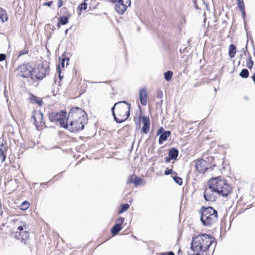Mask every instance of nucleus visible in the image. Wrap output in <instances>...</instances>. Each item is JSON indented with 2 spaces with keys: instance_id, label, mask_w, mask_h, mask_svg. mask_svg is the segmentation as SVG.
<instances>
[{
  "instance_id": "obj_2",
  "label": "nucleus",
  "mask_w": 255,
  "mask_h": 255,
  "mask_svg": "<svg viewBox=\"0 0 255 255\" xmlns=\"http://www.w3.org/2000/svg\"><path fill=\"white\" fill-rule=\"evenodd\" d=\"M130 104L125 101L116 103L111 109L115 121L121 123L127 120L130 115Z\"/></svg>"
},
{
  "instance_id": "obj_17",
  "label": "nucleus",
  "mask_w": 255,
  "mask_h": 255,
  "mask_svg": "<svg viewBox=\"0 0 255 255\" xmlns=\"http://www.w3.org/2000/svg\"><path fill=\"white\" fill-rule=\"evenodd\" d=\"M127 183L128 184H133L135 186L145 184V181L142 178L138 177L135 174L129 175L128 177Z\"/></svg>"
},
{
  "instance_id": "obj_42",
  "label": "nucleus",
  "mask_w": 255,
  "mask_h": 255,
  "mask_svg": "<svg viewBox=\"0 0 255 255\" xmlns=\"http://www.w3.org/2000/svg\"><path fill=\"white\" fill-rule=\"evenodd\" d=\"M251 78L255 84V72L253 74V76H252Z\"/></svg>"
},
{
  "instance_id": "obj_12",
  "label": "nucleus",
  "mask_w": 255,
  "mask_h": 255,
  "mask_svg": "<svg viewBox=\"0 0 255 255\" xmlns=\"http://www.w3.org/2000/svg\"><path fill=\"white\" fill-rule=\"evenodd\" d=\"M218 193L215 189L213 188L210 184L208 182L207 186L205 188L204 192V198L208 202H214L217 199Z\"/></svg>"
},
{
  "instance_id": "obj_36",
  "label": "nucleus",
  "mask_w": 255,
  "mask_h": 255,
  "mask_svg": "<svg viewBox=\"0 0 255 255\" xmlns=\"http://www.w3.org/2000/svg\"><path fill=\"white\" fill-rule=\"evenodd\" d=\"M164 174L166 175H168L169 174H174V175H177V173L175 172H174L172 170V169H166L165 171H164Z\"/></svg>"
},
{
  "instance_id": "obj_8",
  "label": "nucleus",
  "mask_w": 255,
  "mask_h": 255,
  "mask_svg": "<svg viewBox=\"0 0 255 255\" xmlns=\"http://www.w3.org/2000/svg\"><path fill=\"white\" fill-rule=\"evenodd\" d=\"M87 122L86 121L82 122V121L70 120L67 118L64 128L68 129L72 132H78L84 128V126L87 124Z\"/></svg>"
},
{
  "instance_id": "obj_23",
  "label": "nucleus",
  "mask_w": 255,
  "mask_h": 255,
  "mask_svg": "<svg viewBox=\"0 0 255 255\" xmlns=\"http://www.w3.org/2000/svg\"><path fill=\"white\" fill-rule=\"evenodd\" d=\"M28 99L31 104H36L39 107L42 106L43 101L41 98L36 97L32 94H29Z\"/></svg>"
},
{
  "instance_id": "obj_33",
  "label": "nucleus",
  "mask_w": 255,
  "mask_h": 255,
  "mask_svg": "<svg viewBox=\"0 0 255 255\" xmlns=\"http://www.w3.org/2000/svg\"><path fill=\"white\" fill-rule=\"evenodd\" d=\"M172 178L175 182L179 185H181L182 184L183 180L181 177L177 176V175H175V176H172Z\"/></svg>"
},
{
  "instance_id": "obj_37",
  "label": "nucleus",
  "mask_w": 255,
  "mask_h": 255,
  "mask_svg": "<svg viewBox=\"0 0 255 255\" xmlns=\"http://www.w3.org/2000/svg\"><path fill=\"white\" fill-rule=\"evenodd\" d=\"M65 60H67V61L68 62L69 61V59L68 58H63L61 60V62L60 63V65H59L58 67L61 66L62 68H64L65 66L64 62H65Z\"/></svg>"
},
{
  "instance_id": "obj_31",
  "label": "nucleus",
  "mask_w": 255,
  "mask_h": 255,
  "mask_svg": "<svg viewBox=\"0 0 255 255\" xmlns=\"http://www.w3.org/2000/svg\"><path fill=\"white\" fill-rule=\"evenodd\" d=\"M129 208V205L128 204H125L121 205V209L119 211V214H122L123 212L127 211Z\"/></svg>"
},
{
  "instance_id": "obj_15",
  "label": "nucleus",
  "mask_w": 255,
  "mask_h": 255,
  "mask_svg": "<svg viewBox=\"0 0 255 255\" xmlns=\"http://www.w3.org/2000/svg\"><path fill=\"white\" fill-rule=\"evenodd\" d=\"M32 117L34 120V124L38 129H42L45 127V122L43 121V114L38 111L33 112Z\"/></svg>"
},
{
  "instance_id": "obj_34",
  "label": "nucleus",
  "mask_w": 255,
  "mask_h": 255,
  "mask_svg": "<svg viewBox=\"0 0 255 255\" xmlns=\"http://www.w3.org/2000/svg\"><path fill=\"white\" fill-rule=\"evenodd\" d=\"M254 65V62L252 60L251 58L250 57L246 61V66L250 69H251Z\"/></svg>"
},
{
  "instance_id": "obj_7",
  "label": "nucleus",
  "mask_w": 255,
  "mask_h": 255,
  "mask_svg": "<svg viewBox=\"0 0 255 255\" xmlns=\"http://www.w3.org/2000/svg\"><path fill=\"white\" fill-rule=\"evenodd\" d=\"M141 120L143 125L141 128L140 133L147 134L150 130V119L148 117L142 116L141 111H140L138 114H135L133 117V121L136 125L140 126Z\"/></svg>"
},
{
  "instance_id": "obj_38",
  "label": "nucleus",
  "mask_w": 255,
  "mask_h": 255,
  "mask_svg": "<svg viewBox=\"0 0 255 255\" xmlns=\"http://www.w3.org/2000/svg\"><path fill=\"white\" fill-rule=\"evenodd\" d=\"M124 221H125V218L121 217L117 219V222H118L117 224H120V225L122 226V225L123 224Z\"/></svg>"
},
{
  "instance_id": "obj_24",
  "label": "nucleus",
  "mask_w": 255,
  "mask_h": 255,
  "mask_svg": "<svg viewBox=\"0 0 255 255\" xmlns=\"http://www.w3.org/2000/svg\"><path fill=\"white\" fill-rule=\"evenodd\" d=\"M238 5V7L241 11L243 17H245L246 11H245V5L243 0H236Z\"/></svg>"
},
{
  "instance_id": "obj_6",
  "label": "nucleus",
  "mask_w": 255,
  "mask_h": 255,
  "mask_svg": "<svg viewBox=\"0 0 255 255\" xmlns=\"http://www.w3.org/2000/svg\"><path fill=\"white\" fill-rule=\"evenodd\" d=\"M50 69L49 64L43 62L32 69V75L37 80H41L49 74Z\"/></svg>"
},
{
  "instance_id": "obj_14",
  "label": "nucleus",
  "mask_w": 255,
  "mask_h": 255,
  "mask_svg": "<svg viewBox=\"0 0 255 255\" xmlns=\"http://www.w3.org/2000/svg\"><path fill=\"white\" fill-rule=\"evenodd\" d=\"M194 161L195 168L200 173H204L208 169L212 167V165L210 163L202 158L197 159Z\"/></svg>"
},
{
  "instance_id": "obj_32",
  "label": "nucleus",
  "mask_w": 255,
  "mask_h": 255,
  "mask_svg": "<svg viewBox=\"0 0 255 255\" xmlns=\"http://www.w3.org/2000/svg\"><path fill=\"white\" fill-rule=\"evenodd\" d=\"M30 206V204L27 201L23 202L20 205V208L22 210H27Z\"/></svg>"
},
{
  "instance_id": "obj_20",
  "label": "nucleus",
  "mask_w": 255,
  "mask_h": 255,
  "mask_svg": "<svg viewBox=\"0 0 255 255\" xmlns=\"http://www.w3.org/2000/svg\"><path fill=\"white\" fill-rule=\"evenodd\" d=\"M7 151L6 142L3 138H0V159L2 162L5 160L6 153Z\"/></svg>"
},
{
  "instance_id": "obj_19",
  "label": "nucleus",
  "mask_w": 255,
  "mask_h": 255,
  "mask_svg": "<svg viewBox=\"0 0 255 255\" xmlns=\"http://www.w3.org/2000/svg\"><path fill=\"white\" fill-rule=\"evenodd\" d=\"M148 91L146 87H143L139 90V100L141 104L145 106L147 104Z\"/></svg>"
},
{
  "instance_id": "obj_28",
  "label": "nucleus",
  "mask_w": 255,
  "mask_h": 255,
  "mask_svg": "<svg viewBox=\"0 0 255 255\" xmlns=\"http://www.w3.org/2000/svg\"><path fill=\"white\" fill-rule=\"evenodd\" d=\"M29 53V49L27 47V44L26 43L23 49L20 50L18 51V54L17 56V58H19L21 56L23 55L28 54Z\"/></svg>"
},
{
  "instance_id": "obj_35",
  "label": "nucleus",
  "mask_w": 255,
  "mask_h": 255,
  "mask_svg": "<svg viewBox=\"0 0 255 255\" xmlns=\"http://www.w3.org/2000/svg\"><path fill=\"white\" fill-rule=\"evenodd\" d=\"M87 3L86 2H83V3H81L78 6V8H79V10L81 11L86 10L87 9Z\"/></svg>"
},
{
  "instance_id": "obj_30",
  "label": "nucleus",
  "mask_w": 255,
  "mask_h": 255,
  "mask_svg": "<svg viewBox=\"0 0 255 255\" xmlns=\"http://www.w3.org/2000/svg\"><path fill=\"white\" fill-rule=\"evenodd\" d=\"M164 78L166 81H170L172 77L173 72L171 71H168L164 73Z\"/></svg>"
},
{
  "instance_id": "obj_3",
  "label": "nucleus",
  "mask_w": 255,
  "mask_h": 255,
  "mask_svg": "<svg viewBox=\"0 0 255 255\" xmlns=\"http://www.w3.org/2000/svg\"><path fill=\"white\" fill-rule=\"evenodd\" d=\"M208 182L215 189L218 194L223 197H227L232 193V188L224 177L218 176L210 178Z\"/></svg>"
},
{
  "instance_id": "obj_43",
  "label": "nucleus",
  "mask_w": 255,
  "mask_h": 255,
  "mask_svg": "<svg viewBox=\"0 0 255 255\" xmlns=\"http://www.w3.org/2000/svg\"><path fill=\"white\" fill-rule=\"evenodd\" d=\"M110 238H111L110 237H108L106 238V239L105 240V241L103 242H105L109 240Z\"/></svg>"
},
{
  "instance_id": "obj_39",
  "label": "nucleus",
  "mask_w": 255,
  "mask_h": 255,
  "mask_svg": "<svg viewBox=\"0 0 255 255\" xmlns=\"http://www.w3.org/2000/svg\"><path fill=\"white\" fill-rule=\"evenodd\" d=\"M159 255H175L173 252H169L168 253H162Z\"/></svg>"
},
{
  "instance_id": "obj_16",
  "label": "nucleus",
  "mask_w": 255,
  "mask_h": 255,
  "mask_svg": "<svg viewBox=\"0 0 255 255\" xmlns=\"http://www.w3.org/2000/svg\"><path fill=\"white\" fill-rule=\"evenodd\" d=\"M60 12H62L65 14H67V16H60L58 18V21L57 23V27L58 28H60L62 25H65L69 22V19L70 15L68 14V11L66 7H63L60 9Z\"/></svg>"
},
{
  "instance_id": "obj_1",
  "label": "nucleus",
  "mask_w": 255,
  "mask_h": 255,
  "mask_svg": "<svg viewBox=\"0 0 255 255\" xmlns=\"http://www.w3.org/2000/svg\"><path fill=\"white\" fill-rule=\"evenodd\" d=\"M214 238L210 235L200 234L192 238L191 249L193 255H202L207 252L214 242Z\"/></svg>"
},
{
  "instance_id": "obj_26",
  "label": "nucleus",
  "mask_w": 255,
  "mask_h": 255,
  "mask_svg": "<svg viewBox=\"0 0 255 255\" xmlns=\"http://www.w3.org/2000/svg\"><path fill=\"white\" fill-rule=\"evenodd\" d=\"M122 229V227L120 224H116L111 229V233L113 236L117 235Z\"/></svg>"
},
{
  "instance_id": "obj_27",
  "label": "nucleus",
  "mask_w": 255,
  "mask_h": 255,
  "mask_svg": "<svg viewBox=\"0 0 255 255\" xmlns=\"http://www.w3.org/2000/svg\"><path fill=\"white\" fill-rule=\"evenodd\" d=\"M8 19L7 15L5 10L0 7V19L2 22L7 21Z\"/></svg>"
},
{
  "instance_id": "obj_18",
  "label": "nucleus",
  "mask_w": 255,
  "mask_h": 255,
  "mask_svg": "<svg viewBox=\"0 0 255 255\" xmlns=\"http://www.w3.org/2000/svg\"><path fill=\"white\" fill-rule=\"evenodd\" d=\"M157 135H160L158 139V143L161 144L171 135V132L169 130L164 131V128L161 127L157 130Z\"/></svg>"
},
{
  "instance_id": "obj_10",
  "label": "nucleus",
  "mask_w": 255,
  "mask_h": 255,
  "mask_svg": "<svg viewBox=\"0 0 255 255\" xmlns=\"http://www.w3.org/2000/svg\"><path fill=\"white\" fill-rule=\"evenodd\" d=\"M48 118L51 122L58 123L62 128H64L66 119L67 114L65 112H51L48 115Z\"/></svg>"
},
{
  "instance_id": "obj_21",
  "label": "nucleus",
  "mask_w": 255,
  "mask_h": 255,
  "mask_svg": "<svg viewBox=\"0 0 255 255\" xmlns=\"http://www.w3.org/2000/svg\"><path fill=\"white\" fill-rule=\"evenodd\" d=\"M55 2L57 4V9L60 8L64 4L63 0H45V2L43 3V5L54 9H55L54 3Z\"/></svg>"
},
{
  "instance_id": "obj_4",
  "label": "nucleus",
  "mask_w": 255,
  "mask_h": 255,
  "mask_svg": "<svg viewBox=\"0 0 255 255\" xmlns=\"http://www.w3.org/2000/svg\"><path fill=\"white\" fill-rule=\"evenodd\" d=\"M199 212L201 215V221L204 226L211 227L217 222L218 212L213 207L203 206Z\"/></svg>"
},
{
  "instance_id": "obj_5",
  "label": "nucleus",
  "mask_w": 255,
  "mask_h": 255,
  "mask_svg": "<svg viewBox=\"0 0 255 255\" xmlns=\"http://www.w3.org/2000/svg\"><path fill=\"white\" fill-rule=\"evenodd\" d=\"M15 222H17V229L15 232V237L21 241H24L29 238V229L28 226L25 222H23L18 219L14 220Z\"/></svg>"
},
{
  "instance_id": "obj_25",
  "label": "nucleus",
  "mask_w": 255,
  "mask_h": 255,
  "mask_svg": "<svg viewBox=\"0 0 255 255\" xmlns=\"http://www.w3.org/2000/svg\"><path fill=\"white\" fill-rule=\"evenodd\" d=\"M237 53L236 47L234 44H231L229 47V55L233 58L235 57Z\"/></svg>"
},
{
  "instance_id": "obj_41",
  "label": "nucleus",
  "mask_w": 255,
  "mask_h": 255,
  "mask_svg": "<svg viewBox=\"0 0 255 255\" xmlns=\"http://www.w3.org/2000/svg\"><path fill=\"white\" fill-rule=\"evenodd\" d=\"M58 70H59V77L60 78V80H61L62 78H63V77H62L61 76V74H60V67H58Z\"/></svg>"
},
{
  "instance_id": "obj_44",
  "label": "nucleus",
  "mask_w": 255,
  "mask_h": 255,
  "mask_svg": "<svg viewBox=\"0 0 255 255\" xmlns=\"http://www.w3.org/2000/svg\"><path fill=\"white\" fill-rule=\"evenodd\" d=\"M44 184H44V183H42V184H41V185H44Z\"/></svg>"
},
{
  "instance_id": "obj_29",
  "label": "nucleus",
  "mask_w": 255,
  "mask_h": 255,
  "mask_svg": "<svg viewBox=\"0 0 255 255\" xmlns=\"http://www.w3.org/2000/svg\"><path fill=\"white\" fill-rule=\"evenodd\" d=\"M240 76L243 78H247L249 76V72L247 69H243L240 72Z\"/></svg>"
},
{
  "instance_id": "obj_11",
  "label": "nucleus",
  "mask_w": 255,
  "mask_h": 255,
  "mask_svg": "<svg viewBox=\"0 0 255 255\" xmlns=\"http://www.w3.org/2000/svg\"><path fill=\"white\" fill-rule=\"evenodd\" d=\"M17 76L23 78H28L32 75V68L28 64H23L16 69Z\"/></svg>"
},
{
  "instance_id": "obj_9",
  "label": "nucleus",
  "mask_w": 255,
  "mask_h": 255,
  "mask_svg": "<svg viewBox=\"0 0 255 255\" xmlns=\"http://www.w3.org/2000/svg\"><path fill=\"white\" fill-rule=\"evenodd\" d=\"M68 119L87 122L88 117L86 113L81 108L73 107L67 117Z\"/></svg>"
},
{
  "instance_id": "obj_13",
  "label": "nucleus",
  "mask_w": 255,
  "mask_h": 255,
  "mask_svg": "<svg viewBox=\"0 0 255 255\" xmlns=\"http://www.w3.org/2000/svg\"><path fill=\"white\" fill-rule=\"evenodd\" d=\"M112 2H116L115 6V10L120 14H123L130 4V0H111Z\"/></svg>"
},
{
  "instance_id": "obj_22",
  "label": "nucleus",
  "mask_w": 255,
  "mask_h": 255,
  "mask_svg": "<svg viewBox=\"0 0 255 255\" xmlns=\"http://www.w3.org/2000/svg\"><path fill=\"white\" fill-rule=\"evenodd\" d=\"M179 154L178 150L173 147L169 150L168 156L165 158V161L166 163H169L171 160H176Z\"/></svg>"
},
{
  "instance_id": "obj_40",
  "label": "nucleus",
  "mask_w": 255,
  "mask_h": 255,
  "mask_svg": "<svg viewBox=\"0 0 255 255\" xmlns=\"http://www.w3.org/2000/svg\"><path fill=\"white\" fill-rule=\"evenodd\" d=\"M6 59V55L4 54H0V61H4Z\"/></svg>"
}]
</instances>
